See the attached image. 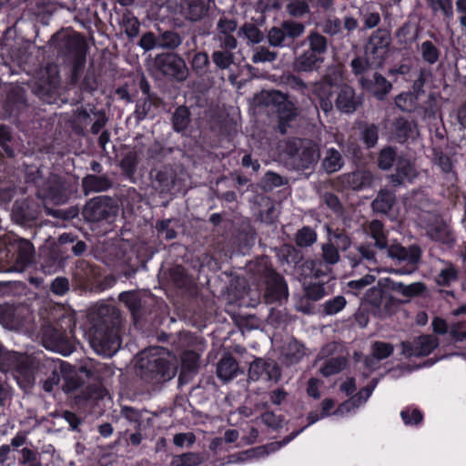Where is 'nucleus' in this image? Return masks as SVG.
<instances>
[{"instance_id": "1", "label": "nucleus", "mask_w": 466, "mask_h": 466, "mask_svg": "<svg viewBox=\"0 0 466 466\" xmlns=\"http://www.w3.org/2000/svg\"><path fill=\"white\" fill-rule=\"evenodd\" d=\"M162 351L163 349L155 348L141 353L137 364V373L145 381L159 384L175 377L177 368L160 356Z\"/></svg>"}, {"instance_id": "2", "label": "nucleus", "mask_w": 466, "mask_h": 466, "mask_svg": "<svg viewBox=\"0 0 466 466\" xmlns=\"http://www.w3.org/2000/svg\"><path fill=\"white\" fill-rule=\"evenodd\" d=\"M308 49L296 56L292 62V69L297 73H311L317 71L325 60L329 42L326 36L318 31H310L306 37Z\"/></svg>"}, {"instance_id": "3", "label": "nucleus", "mask_w": 466, "mask_h": 466, "mask_svg": "<svg viewBox=\"0 0 466 466\" xmlns=\"http://www.w3.org/2000/svg\"><path fill=\"white\" fill-rule=\"evenodd\" d=\"M286 164L294 170H308L312 168L320 157L317 143L308 139H293L287 142Z\"/></svg>"}, {"instance_id": "4", "label": "nucleus", "mask_w": 466, "mask_h": 466, "mask_svg": "<svg viewBox=\"0 0 466 466\" xmlns=\"http://www.w3.org/2000/svg\"><path fill=\"white\" fill-rule=\"evenodd\" d=\"M72 318L63 317L60 322L55 325H46L43 329V340L46 347L68 355L72 352Z\"/></svg>"}, {"instance_id": "5", "label": "nucleus", "mask_w": 466, "mask_h": 466, "mask_svg": "<svg viewBox=\"0 0 466 466\" xmlns=\"http://www.w3.org/2000/svg\"><path fill=\"white\" fill-rule=\"evenodd\" d=\"M89 342L96 353L106 357L113 356L120 348L116 330L106 319L93 325L89 331Z\"/></svg>"}, {"instance_id": "6", "label": "nucleus", "mask_w": 466, "mask_h": 466, "mask_svg": "<svg viewBox=\"0 0 466 466\" xmlns=\"http://www.w3.org/2000/svg\"><path fill=\"white\" fill-rule=\"evenodd\" d=\"M53 44L59 53L72 60L74 74L84 66L86 61V42L80 35L59 33L53 36Z\"/></svg>"}, {"instance_id": "7", "label": "nucleus", "mask_w": 466, "mask_h": 466, "mask_svg": "<svg viewBox=\"0 0 466 466\" xmlns=\"http://www.w3.org/2000/svg\"><path fill=\"white\" fill-rule=\"evenodd\" d=\"M386 249L388 257L391 258L395 264L404 265L403 268L392 269V272L400 275H407L412 273L417 268V265L421 257V250L418 246L412 245L409 248H405L400 244L394 243L388 245Z\"/></svg>"}, {"instance_id": "8", "label": "nucleus", "mask_w": 466, "mask_h": 466, "mask_svg": "<svg viewBox=\"0 0 466 466\" xmlns=\"http://www.w3.org/2000/svg\"><path fill=\"white\" fill-rule=\"evenodd\" d=\"M257 272L263 274L266 280L265 299L268 303H274L287 299L288 287L283 278L268 266V261L261 258Z\"/></svg>"}, {"instance_id": "9", "label": "nucleus", "mask_w": 466, "mask_h": 466, "mask_svg": "<svg viewBox=\"0 0 466 466\" xmlns=\"http://www.w3.org/2000/svg\"><path fill=\"white\" fill-rule=\"evenodd\" d=\"M390 43V32L385 29H377L369 38L365 46V56L371 63L381 66L388 56Z\"/></svg>"}, {"instance_id": "10", "label": "nucleus", "mask_w": 466, "mask_h": 466, "mask_svg": "<svg viewBox=\"0 0 466 466\" xmlns=\"http://www.w3.org/2000/svg\"><path fill=\"white\" fill-rule=\"evenodd\" d=\"M261 97L267 106H273L277 107L279 117L280 119L281 132H285L284 125L282 122H289L295 118L297 116V107L294 103L289 101L286 94L279 90L262 91Z\"/></svg>"}, {"instance_id": "11", "label": "nucleus", "mask_w": 466, "mask_h": 466, "mask_svg": "<svg viewBox=\"0 0 466 466\" xmlns=\"http://www.w3.org/2000/svg\"><path fill=\"white\" fill-rule=\"evenodd\" d=\"M9 252H13L9 261L13 263L9 271L22 272L32 262L35 248L29 240L24 238H15L10 242Z\"/></svg>"}, {"instance_id": "12", "label": "nucleus", "mask_w": 466, "mask_h": 466, "mask_svg": "<svg viewBox=\"0 0 466 466\" xmlns=\"http://www.w3.org/2000/svg\"><path fill=\"white\" fill-rule=\"evenodd\" d=\"M280 376V369L276 362L265 361L262 359H256L248 369V380L252 381L263 380L277 382Z\"/></svg>"}, {"instance_id": "13", "label": "nucleus", "mask_w": 466, "mask_h": 466, "mask_svg": "<svg viewBox=\"0 0 466 466\" xmlns=\"http://www.w3.org/2000/svg\"><path fill=\"white\" fill-rule=\"evenodd\" d=\"M111 198L99 196L90 199L83 209L85 219L90 222H98L106 219L111 211Z\"/></svg>"}, {"instance_id": "14", "label": "nucleus", "mask_w": 466, "mask_h": 466, "mask_svg": "<svg viewBox=\"0 0 466 466\" xmlns=\"http://www.w3.org/2000/svg\"><path fill=\"white\" fill-rule=\"evenodd\" d=\"M439 345L438 339L433 335H422L412 342H402V353L407 357L427 356Z\"/></svg>"}, {"instance_id": "15", "label": "nucleus", "mask_w": 466, "mask_h": 466, "mask_svg": "<svg viewBox=\"0 0 466 466\" xmlns=\"http://www.w3.org/2000/svg\"><path fill=\"white\" fill-rule=\"evenodd\" d=\"M359 81L365 90L379 100H383L392 89V84L379 73H374L372 78L361 76Z\"/></svg>"}, {"instance_id": "16", "label": "nucleus", "mask_w": 466, "mask_h": 466, "mask_svg": "<svg viewBox=\"0 0 466 466\" xmlns=\"http://www.w3.org/2000/svg\"><path fill=\"white\" fill-rule=\"evenodd\" d=\"M332 87L333 86L321 78L312 83L309 90L319 99V107L325 114L329 113L333 108L331 100L333 96Z\"/></svg>"}, {"instance_id": "17", "label": "nucleus", "mask_w": 466, "mask_h": 466, "mask_svg": "<svg viewBox=\"0 0 466 466\" xmlns=\"http://www.w3.org/2000/svg\"><path fill=\"white\" fill-rule=\"evenodd\" d=\"M360 104V101L350 86L343 85L340 86L335 101L336 107L340 112L351 114L357 110Z\"/></svg>"}, {"instance_id": "18", "label": "nucleus", "mask_w": 466, "mask_h": 466, "mask_svg": "<svg viewBox=\"0 0 466 466\" xmlns=\"http://www.w3.org/2000/svg\"><path fill=\"white\" fill-rule=\"evenodd\" d=\"M427 235L433 241L451 246L454 243L455 238L449 225L441 219L436 218L429 224L426 229Z\"/></svg>"}, {"instance_id": "19", "label": "nucleus", "mask_w": 466, "mask_h": 466, "mask_svg": "<svg viewBox=\"0 0 466 466\" xmlns=\"http://www.w3.org/2000/svg\"><path fill=\"white\" fill-rule=\"evenodd\" d=\"M40 95L55 91L59 84V72L56 65L49 64L39 72L36 83Z\"/></svg>"}, {"instance_id": "20", "label": "nucleus", "mask_w": 466, "mask_h": 466, "mask_svg": "<svg viewBox=\"0 0 466 466\" xmlns=\"http://www.w3.org/2000/svg\"><path fill=\"white\" fill-rule=\"evenodd\" d=\"M342 183L353 190H361L371 187L374 177L369 170L361 169L340 177Z\"/></svg>"}, {"instance_id": "21", "label": "nucleus", "mask_w": 466, "mask_h": 466, "mask_svg": "<svg viewBox=\"0 0 466 466\" xmlns=\"http://www.w3.org/2000/svg\"><path fill=\"white\" fill-rule=\"evenodd\" d=\"M380 285L389 287L390 290L395 291L408 298L417 296L422 293L426 289L422 282H413L411 284L405 285L401 282L394 281L390 278L380 279Z\"/></svg>"}, {"instance_id": "22", "label": "nucleus", "mask_w": 466, "mask_h": 466, "mask_svg": "<svg viewBox=\"0 0 466 466\" xmlns=\"http://www.w3.org/2000/svg\"><path fill=\"white\" fill-rule=\"evenodd\" d=\"M419 175L414 165L406 158H399L396 172L390 176L391 182L401 185L405 182H412Z\"/></svg>"}, {"instance_id": "23", "label": "nucleus", "mask_w": 466, "mask_h": 466, "mask_svg": "<svg viewBox=\"0 0 466 466\" xmlns=\"http://www.w3.org/2000/svg\"><path fill=\"white\" fill-rule=\"evenodd\" d=\"M210 0H184L182 13L191 21H198L208 13Z\"/></svg>"}, {"instance_id": "24", "label": "nucleus", "mask_w": 466, "mask_h": 466, "mask_svg": "<svg viewBox=\"0 0 466 466\" xmlns=\"http://www.w3.org/2000/svg\"><path fill=\"white\" fill-rule=\"evenodd\" d=\"M394 347L390 343L376 341L372 345V356L365 359V365L370 370H375L380 360L390 356Z\"/></svg>"}, {"instance_id": "25", "label": "nucleus", "mask_w": 466, "mask_h": 466, "mask_svg": "<svg viewBox=\"0 0 466 466\" xmlns=\"http://www.w3.org/2000/svg\"><path fill=\"white\" fill-rule=\"evenodd\" d=\"M441 268L435 276V282L440 287H450L459 279L458 268L449 261H441Z\"/></svg>"}, {"instance_id": "26", "label": "nucleus", "mask_w": 466, "mask_h": 466, "mask_svg": "<svg viewBox=\"0 0 466 466\" xmlns=\"http://www.w3.org/2000/svg\"><path fill=\"white\" fill-rule=\"evenodd\" d=\"M378 380H375L371 386H368L361 390H360L354 397L350 400L343 402L335 411L336 414H344L345 412L350 411L351 408H358L362 403L366 402L368 399L371 396L372 391L374 390Z\"/></svg>"}, {"instance_id": "27", "label": "nucleus", "mask_w": 466, "mask_h": 466, "mask_svg": "<svg viewBox=\"0 0 466 466\" xmlns=\"http://www.w3.org/2000/svg\"><path fill=\"white\" fill-rule=\"evenodd\" d=\"M9 360L11 361V369L15 378L17 380V375L22 376L27 382L32 380V370L30 367L29 359L26 356L17 355L14 353Z\"/></svg>"}, {"instance_id": "28", "label": "nucleus", "mask_w": 466, "mask_h": 466, "mask_svg": "<svg viewBox=\"0 0 466 466\" xmlns=\"http://www.w3.org/2000/svg\"><path fill=\"white\" fill-rule=\"evenodd\" d=\"M238 364L229 355L223 357L217 366V375L224 382L231 380L238 374Z\"/></svg>"}, {"instance_id": "29", "label": "nucleus", "mask_w": 466, "mask_h": 466, "mask_svg": "<svg viewBox=\"0 0 466 466\" xmlns=\"http://www.w3.org/2000/svg\"><path fill=\"white\" fill-rule=\"evenodd\" d=\"M344 165L340 152L333 147L326 150L321 161V167L328 174L335 173L342 168Z\"/></svg>"}, {"instance_id": "30", "label": "nucleus", "mask_w": 466, "mask_h": 466, "mask_svg": "<svg viewBox=\"0 0 466 466\" xmlns=\"http://www.w3.org/2000/svg\"><path fill=\"white\" fill-rule=\"evenodd\" d=\"M163 72L166 75L177 77L183 78L185 75V62L182 58L176 55L167 56L163 60Z\"/></svg>"}, {"instance_id": "31", "label": "nucleus", "mask_w": 466, "mask_h": 466, "mask_svg": "<svg viewBox=\"0 0 466 466\" xmlns=\"http://www.w3.org/2000/svg\"><path fill=\"white\" fill-rule=\"evenodd\" d=\"M83 189L86 195L91 192H102L107 190L111 187V182L105 177H97L95 175H87L82 181Z\"/></svg>"}, {"instance_id": "32", "label": "nucleus", "mask_w": 466, "mask_h": 466, "mask_svg": "<svg viewBox=\"0 0 466 466\" xmlns=\"http://www.w3.org/2000/svg\"><path fill=\"white\" fill-rule=\"evenodd\" d=\"M433 163L441 168L451 184L455 182L456 174L453 170V163L448 155L444 154L441 149L434 148Z\"/></svg>"}, {"instance_id": "33", "label": "nucleus", "mask_w": 466, "mask_h": 466, "mask_svg": "<svg viewBox=\"0 0 466 466\" xmlns=\"http://www.w3.org/2000/svg\"><path fill=\"white\" fill-rule=\"evenodd\" d=\"M368 234L374 240V246L383 250L388 248L387 233L380 220H372L368 226Z\"/></svg>"}, {"instance_id": "34", "label": "nucleus", "mask_w": 466, "mask_h": 466, "mask_svg": "<svg viewBox=\"0 0 466 466\" xmlns=\"http://www.w3.org/2000/svg\"><path fill=\"white\" fill-rule=\"evenodd\" d=\"M418 50L422 60L428 65L436 64L441 56L440 48L430 40L423 41Z\"/></svg>"}, {"instance_id": "35", "label": "nucleus", "mask_w": 466, "mask_h": 466, "mask_svg": "<svg viewBox=\"0 0 466 466\" xmlns=\"http://www.w3.org/2000/svg\"><path fill=\"white\" fill-rule=\"evenodd\" d=\"M205 461V456L199 452H187L173 456L170 466H198Z\"/></svg>"}, {"instance_id": "36", "label": "nucleus", "mask_w": 466, "mask_h": 466, "mask_svg": "<svg viewBox=\"0 0 466 466\" xmlns=\"http://www.w3.org/2000/svg\"><path fill=\"white\" fill-rule=\"evenodd\" d=\"M346 365L347 360L344 357L330 358L323 362L319 371L324 377H329L343 370Z\"/></svg>"}, {"instance_id": "37", "label": "nucleus", "mask_w": 466, "mask_h": 466, "mask_svg": "<svg viewBox=\"0 0 466 466\" xmlns=\"http://www.w3.org/2000/svg\"><path fill=\"white\" fill-rule=\"evenodd\" d=\"M434 14H441L449 23L453 17L452 0H426Z\"/></svg>"}, {"instance_id": "38", "label": "nucleus", "mask_w": 466, "mask_h": 466, "mask_svg": "<svg viewBox=\"0 0 466 466\" xmlns=\"http://www.w3.org/2000/svg\"><path fill=\"white\" fill-rule=\"evenodd\" d=\"M394 196L388 190H380L372 202V208L380 213H387L392 207Z\"/></svg>"}, {"instance_id": "39", "label": "nucleus", "mask_w": 466, "mask_h": 466, "mask_svg": "<svg viewBox=\"0 0 466 466\" xmlns=\"http://www.w3.org/2000/svg\"><path fill=\"white\" fill-rule=\"evenodd\" d=\"M190 123V113L187 107H177L172 117L173 128L176 132H181L187 129Z\"/></svg>"}, {"instance_id": "40", "label": "nucleus", "mask_w": 466, "mask_h": 466, "mask_svg": "<svg viewBox=\"0 0 466 466\" xmlns=\"http://www.w3.org/2000/svg\"><path fill=\"white\" fill-rule=\"evenodd\" d=\"M284 84L289 89L310 98L309 88L307 83L301 77L295 76L293 74H289L284 76Z\"/></svg>"}, {"instance_id": "41", "label": "nucleus", "mask_w": 466, "mask_h": 466, "mask_svg": "<svg viewBox=\"0 0 466 466\" xmlns=\"http://www.w3.org/2000/svg\"><path fill=\"white\" fill-rule=\"evenodd\" d=\"M418 95L411 92L401 93L395 98V105L402 111L412 112L417 109Z\"/></svg>"}, {"instance_id": "42", "label": "nucleus", "mask_w": 466, "mask_h": 466, "mask_svg": "<svg viewBox=\"0 0 466 466\" xmlns=\"http://www.w3.org/2000/svg\"><path fill=\"white\" fill-rule=\"evenodd\" d=\"M328 240L332 242L333 245L342 251L347 250L351 245L350 238L343 231H333L329 227H327Z\"/></svg>"}, {"instance_id": "43", "label": "nucleus", "mask_w": 466, "mask_h": 466, "mask_svg": "<svg viewBox=\"0 0 466 466\" xmlns=\"http://www.w3.org/2000/svg\"><path fill=\"white\" fill-rule=\"evenodd\" d=\"M122 26L125 29L126 35L133 39L139 34L140 23L138 19L134 16L130 12H127L122 15Z\"/></svg>"}, {"instance_id": "44", "label": "nucleus", "mask_w": 466, "mask_h": 466, "mask_svg": "<svg viewBox=\"0 0 466 466\" xmlns=\"http://www.w3.org/2000/svg\"><path fill=\"white\" fill-rule=\"evenodd\" d=\"M213 63L221 70L228 69L234 62V54L229 50H216L212 53Z\"/></svg>"}, {"instance_id": "45", "label": "nucleus", "mask_w": 466, "mask_h": 466, "mask_svg": "<svg viewBox=\"0 0 466 466\" xmlns=\"http://www.w3.org/2000/svg\"><path fill=\"white\" fill-rule=\"evenodd\" d=\"M305 348L297 340L290 341L286 350V359L292 364L299 362L305 356Z\"/></svg>"}, {"instance_id": "46", "label": "nucleus", "mask_w": 466, "mask_h": 466, "mask_svg": "<svg viewBox=\"0 0 466 466\" xmlns=\"http://www.w3.org/2000/svg\"><path fill=\"white\" fill-rule=\"evenodd\" d=\"M158 48L175 49L182 42L180 35L173 31H166L159 36Z\"/></svg>"}, {"instance_id": "47", "label": "nucleus", "mask_w": 466, "mask_h": 466, "mask_svg": "<svg viewBox=\"0 0 466 466\" xmlns=\"http://www.w3.org/2000/svg\"><path fill=\"white\" fill-rule=\"evenodd\" d=\"M397 153L391 147L383 148L378 157V165L383 170H389L396 161Z\"/></svg>"}, {"instance_id": "48", "label": "nucleus", "mask_w": 466, "mask_h": 466, "mask_svg": "<svg viewBox=\"0 0 466 466\" xmlns=\"http://www.w3.org/2000/svg\"><path fill=\"white\" fill-rule=\"evenodd\" d=\"M350 66L352 68L353 73L356 76H360L361 77L363 76V74H365L369 69L380 67V66L371 63L369 57L365 56V57L359 56L352 59L350 62Z\"/></svg>"}, {"instance_id": "49", "label": "nucleus", "mask_w": 466, "mask_h": 466, "mask_svg": "<svg viewBox=\"0 0 466 466\" xmlns=\"http://www.w3.org/2000/svg\"><path fill=\"white\" fill-rule=\"evenodd\" d=\"M317 240L316 232L309 228L304 227L300 230L298 231L296 235V243L299 247H309L314 244Z\"/></svg>"}, {"instance_id": "50", "label": "nucleus", "mask_w": 466, "mask_h": 466, "mask_svg": "<svg viewBox=\"0 0 466 466\" xmlns=\"http://www.w3.org/2000/svg\"><path fill=\"white\" fill-rule=\"evenodd\" d=\"M322 259L325 263L334 265L339 260V249L333 245L332 242L327 240L321 247Z\"/></svg>"}, {"instance_id": "51", "label": "nucleus", "mask_w": 466, "mask_h": 466, "mask_svg": "<svg viewBox=\"0 0 466 466\" xmlns=\"http://www.w3.org/2000/svg\"><path fill=\"white\" fill-rule=\"evenodd\" d=\"M322 79L333 86L339 85L343 80V71L341 66L338 65L329 66L322 76Z\"/></svg>"}, {"instance_id": "52", "label": "nucleus", "mask_w": 466, "mask_h": 466, "mask_svg": "<svg viewBox=\"0 0 466 466\" xmlns=\"http://www.w3.org/2000/svg\"><path fill=\"white\" fill-rule=\"evenodd\" d=\"M400 417L406 425H417L423 420L421 411L416 408L408 407L401 410Z\"/></svg>"}, {"instance_id": "53", "label": "nucleus", "mask_w": 466, "mask_h": 466, "mask_svg": "<svg viewBox=\"0 0 466 466\" xmlns=\"http://www.w3.org/2000/svg\"><path fill=\"white\" fill-rule=\"evenodd\" d=\"M386 290H390L389 287H383L380 285V280L377 285L370 288L365 295L366 300L374 306H379L381 302L383 293Z\"/></svg>"}, {"instance_id": "54", "label": "nucleus", "mask_w": 466, "mask_h": 466, "mask_svg": "<svg viewBox=\"0 0 466 466\" xmlns=\"http://www.w3.org/2000/svg\"><path fill=\"white\" fill-rule=\"evenodd\" d=\"M287 11L291 16L300 17L309 12V7L305 0H292L288 4Z\"/></svg>"}, {"instance_id": "55", "label": "nucleus", "mask_w": 466, "mask_h": 466, "mask_svg": "<svg viewBox=\"0 0 466 466\" xmlns=\"http://www.w3.org/2000/svg\"><path fill=\"white\" fill-rule=\"evenodd\" d=\"M277 56L278 55L276 52H272L268 50L267 47L259 46L254 50L251 60L255 64L273 62L276 60Z\"/></svg>"}, {"instance_id": "56", "label": "nucleus", "mask_w": 466, "mask_h": 466, "mask_svg": "<svg viewBox=\"0 0 466 466\" xmlns=\"http://www.w3.org/2000/svg\"><path fill=\"white\" fill-rule=\"evenodd\" d=\"M21 459L19 461L20 466H42V462L38 453L31 449L23 448L21 450Z\"/></svg>"}, {"instance_id": "57", "label": "nucleus", "mask_w": 466, "mask_h": 466, "mask_svg": "<svg viewBox=\"0 0 466 466\" xmlns=\"http://www.w3.org/2000/svg\"><path fill=\"white\" fill-rule=\"evenodd\" d=\"M281 25L284 30L283 33L285 34V37L289 38H297L300 36L305 31L304 25L298 22L285 21Z\"/></svg>"}, {"instance_id": "58", "label": "nucleus", "mask_w": 466, "mask_h": 466, "mask_svg": "<svg viewBox=\"0 0 466 466\" xmlns=\"http://www.w3.org/2000/svg\"><path fill=\"white\" fill-rule=\"evenodd\" d=\"M241 31L251 44H258L264 38L262 32L253 24H245Z\"/></svg>"}, {"instance_id": "59", "label": "nucleus", "mask_w": 466, "mask_h": 466, "mask_svg": "<svg viewBox=\"0 0 466 466\" xmlns=\"http://www.w3.org/2000/svg\"><path fill=\"white\" fill-rule=\"evenodd\" d=\"M376 248H377L374 246V244L366 243V244L360 245L357 248V250H358L359 254L361 256L362 259H364L371 264H377L378 259H377Z\"/></svg>"}, {"instance_id": "60", "label": "nucleus", "mask_w": 466, "mask_h": 466, "mask_svg": "<svg viewBox=\"0 0 466 466\" xmlns=\"http://www.w3.org/2000/svg\"><path fill=\"white\" fill-rule=\"evenodd\" d=\"M182 369L193 371L198 367L199 355L192 350H187L182 354Z\"/></svg>"}, {"instance_id": "61", "label": "nucleus", "mask_w": 466, "mask_h": 466, "mask_svg": "<svg viewBox=\"0 0 466 466\" xmlns=\"http://www.w3.org/2000/svg\"><path fill=\"white\" fill-rule=\"evenodd\" d=\"M209 64V58L207 53L199 52L197 53L192 59V68L198 74H204L207 71V67Z\"/></svg>"}, {"instance_id": "62", "label": "nucleus", "mask_w": 466, "mask_h": 466, "mask_svg": "<svg viewBox=\"0 0 466 466\" xmlns=\"http://www.w3.org/2000/svg\"><path fill=\"white\" fill-rule=\"evenodd\" d=\"M361 136L368 147H374L379 138L377 127L374 125L366 126L361 131Z\"/></svg>"}, {"instance_id": "63", "label": "nucleus", "mask_w": 466, "mask_h": 466, "mask_svg": "<svg viewBox=\"0 0 466 466\" xmlns=\"http://www.w3.org/2000/svg\"><path fill=\"white\" fill-rule=\"evenodd\" d=\"M346 306V299L342 296H337L325 303V312L329 315H334L339 312Z\"/></svg>"}, {"instance_id": "64", "label": "nucleus", "mask_w": 466, "mask_h": 466, "mask_svg": "<svg viewBox=\"0 0 466 466\" xmlns=\"http://www.w3.org/2000/svg\"><path fill=\"white\" fill-rule=\"evenodd\" d=\"M159 37H156V35L147 32L144 34L138 43V46L146 52L150 51L155 48H158Z\"/></svg>"}]
</instances>
